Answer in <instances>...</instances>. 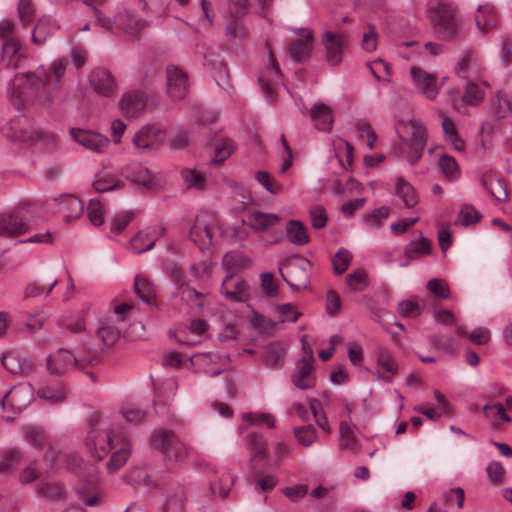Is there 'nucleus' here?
Here are the masks:
<instances>
[{
	"instance_id": "nucleus-1",
	"label": "nucleus",
	"mask_w": 512,
	"mask_h": 512,
	"mask_svg": "<svg viewBox=\"0 0 512 512\" xmlns=\"http://www.w3.org/2000/svg\"><path fill=\"white\" fill-rule=\"evenodd\" d=\"M67 61L54 60L47 68L40 66L33 73L17 74L9 83L12 96L22 101L36 98L49 101L67 67Z\"/></svg>"
},
{
	"instance_id": "nucleus-2",
	"label": "nucleus",
	"mask_w": 512,
	"mask_h": 512,
	"mask_svg": "<svg viewBox=\"0 0 512 512\" xmlns=\"http://www.w3.org/2000/svg\"><path fill=\"white\" fill-rule=\"evenodd\" d=\"M428 18L434 33L443 40L456 37L459 29L457 8L454 4L443 0H432L428 7Z\"/></svg>"
},
{
	"instance_id": "nucleus-3",
	"label": "nucleus",
	"mask_w": 512,
	"mask_h": 512,
	"mask_svg": "<svg viewBox=\"0 0 512 512\" xmlns=\"http://www.w3.org/2000/svg\"><path fill=\"white\" fill-rule=\"evenodd\" d=\"M395 131L409 148L406 155L407 161L414 165L422 158L427 144V131L423 122L420 120H399L395 124Z\"/></svg>"
},
{
	"instance_id": "nucleus-4",
	"label": "nucleus",
	"mask_w": 512,
	"mask_h": 512,
	"mask_svg": "<svg viewBox=\"0 0 512 512\" xmlns=\"http://www.w3.org/2000/svg\"><path fill=\"white\" fill-rule=\"evenodd\" d=\"M99 361V357L95 354L90 356L76 355L65 348L57 349L46 360L48 372L56 376H62L72 368L83 370L88 366H95Z\"/></svg>"
},
{
	"instance_id": "nucleus-5",
	"label": "nucleus",
	"mask_w": 512,
	"mask_h": 512,
	"mask_svg": "<svg viewBox=\"0 0 512 512\" xmlns=\"http://www.w3.org/2000/svg\"><path fill=\"white\" fill-rule=\"evenodd\" d=\"M150 442L155 449L161 450L167 466L170 463H182L188 456L185 444L172 430H156L152 433Z\"/></svg>"
},
{
	"instance_id": "nucleus-6",
	"label": "nucleus",
	"mask_w": 512,
	"mask_h": 512,
	"mask_svg": "<svg viewBox=\"0 0 512 512\" xmlns=\"http://www.w3.org/2000/svg\"><path fill=\"white\" fill-rule=\"evenodd\" d=\"M310 262L302 257L295 256L285 264V271H281L283 280L296 290L304 289L310 282Z\"/></svg>"
},
{
	"instance_id": "nucleus-7",
	"label": "nucleus",
	"mask_w": 512,
	"mask_h": 512,
	"mask_svg": "<svg viewBox=\"0 0 512 512\" xmlns=\"http://www.w3.org/2000/svg\"><path fill=\"white\" fill-rule=\"evenodd\" d=\"M117 440L112 433L100 428H92L87 435V446L96 460H102L113 449H116Z\"/></svg>"
},
{
	"instance_id": "nucleus-8",
	"label": "nucleus",
	"mask_w": 512,
	"mask_h": 512,
	"mask_svg": "<svg viewBox=\"0 0 512 512\" xmlns=\"http://www.w3.org/2000/svg\"><path fill=\"white\" fill-rule=\"evenodd\" d=\"M166 233V228L161 224L146 227L139 231L131 240L130 248L136 254H142L152 250L158 239L162 238Z\"/></svg>"
},
{
	"instance_id": "nucleus-9",
	"label": "nucleus",
	"mask_w": 512,
	"mask_h": 512,
	"mask_svg": "<svg viewBox=\"0 0 512 512\" xmlns=\"http://www.w3.org/2000/svg\"><path fill=\"white\" fill-rule=\"evenodd\" d=\"M34 392L30 384H19L13 386L8 392L4 394L1 404L5 409L9 405L15 412H22L33 401Z\"/></svg>"
},
{
	"instance_id": "nucleus-10",
	"label": "nucleus",
	"mask_w": 512,
	"mask_h": 512,
	"mask_svg": "<svg viewBox=\"0 0 512 512\" xmlns=\"http://www.w3.org/2000/svg\"><path fill=\"white\" fill-rule=\"evenodd\" d=\"M70 136L79 145L99 154L104 153L110 143L106 136L92 130L71 128Z\"/></svg>"
},
{
	"instance_id": "nucleus-11",
	"label": "nucleus",
	"mask_w": 512,
	"mask_h": 512,
	"mask_svg": "<svg viewBox=\"0 0 512 512\" xmlns=\"http://www.w3.org/2000/svg\"><path fill=\"white\" fill-rule=\"evenodd\" d=\"M269 48V65L267 66L266 73L264 75H261L258 79L261 91L265 95V97L270 101L274 102L277 98V92L275 89V86L280 83L282 79V73L281 70L276 63V60L274 58L273 52L269 46V44H266Z\"/></svg>"
},
{
	"instance_id": "nucleus-12",
	"label": "nucleus",
	"mask_w": 512,
	"mask_h": 512,
	"mask_svg": "<svg viewBox=\"0 0 512 512\" xmlns=\"http://www.w3.org/2000/svg\"><path fill=\"white\" fill-rule=\"evenodd\" d=\"M313 355L302 357L295 365L291 374V381L300 390H308L315 386L316 377L314 375Z\"/></svg>"
},
{
	"instance_id": "nucleus-13",
	"label": "nucleus",
	"mask_w": 512,
	"mask_h": 512,
	"mask_svg": "<svg viewBox=\"0 0 512 512\" xmlns=\"http://www.w3.org/2000/svg\"><path fill=\"white\" fill-rule=\"evenodd\" d=\"M166 77L169 96L174 100L185 98L189 87L187 74L179 67L171 65L166 68Z\"/></svg>"
},
{
	"instance_id": "nucleus-14",
	"label": "nucleus",
	"mask_w": 512,
	"mask_h": 512,
	"mask_svg": "<svg viewBox=\"0 0 512 512\" xmlns=\"http://www.w3.org/2000/svg\"><path fill=\"white\" fill-rule=\"evenodd\" d=\"M148 96L144 91L126 92L119 101V107L127 118H138L145 110Z\"/></svg>"
},
{
	"instance_id": "nucleus-15",
	"label": "nucleus",
	"mask_w": 512,
	"mask_h": 512,
	"mask_svg": "<svg viewBox=\"0 0 512 512\" xmlns=\"http://www.w3.org/2000/svg\"><path fill=\"white\" fill-rule=\"evenodd\" d=\"M223 295L235 302H244L249 297V285L240 276L227 274L221 285Z\"/></svg>"
},
{
	"instance_id": "nucleus-16",
	"label": "nucleus",
	"mask_w": 512,
	"mask_h": 512,
	"mask_svg": "<svg viewBox=\"0 0 512 512\" xmlns=\"http://www.w3.org/2000/svg\"><path fill=\"white\" fill-rule=\"evenodd\" d=\"M375 355L377 369L381 370V372L378 371L375 375L378 379L391 383L394 376L398 373V364L394 354L387 347L380 346L377 348Z\"/></svg>"
},
{
	"instance_id": "nucleus-17",
	"label": "nucleus",
	"mask_w": 512,
	"mask_h": 512,
	"mask_svg": "<svg viewBox=\"0 0 512 512\" xmlns=\"http://www.w3.org/2000/svg\"><path fill=\"white\" fill-rule=\"evenodd\" d=\"M89 82L99 95L111 97L116 91V81L111 72L106 69H94L89 75Z\"/></svg>"
},
{
	"instance_id": "nucleus-18",
	"label": "nucleus",
	"mask_w": 512,
	"mask_h": 512,
	"mask_svg": "<svg viewBox=\"0 0 512 512\" xmlns=\"http://www.w3.org/2000/svg\"><path fill=\"white\" fill-rule=\"evenodd\" d=\"M325 47V60L328 64L336 66L342 61L345 41L342 35L327 31L322 38Z\"/></svg>"
},
{
	"instance_id": "nucleus-19",
	"label": "nucleus",
	"mask_w": 512,
	"mask_h": 512,
	"mask_svg": "<svg viewBox=\"0 0 512 512\" xmlns=\"http://www.w3.org/2000/svg\"><path fill=\"white\" fill-rule=\"evenodd\" d=\"M146 22L128 8L120 10L115 17V27L126 34L137 37Z\"/></svg>"
},
{
	"instance_id": "nucleus-20",
	"label": "nucleus",
	"mask_w": 512,
	"mask_h": 512,
	"mask_svg": "<svg viewBox=\"0 0 512 512\" xmlns=\"http://www.w3.org/2000/svg\"><path fill=\"white\" fill-rule=\"evenodd\" d=\"M66 467L75 473L80 479L86 480L88 483L98 481V472L95 466L85 464L81 456L77 453H70L65 458Z\"/></svg>"
},
{
	"instance_id": "nucleus-21",
	"label": "nucleus",
	"mask_w": 512,
	"mask_h": 512,
	"mask_svg": "<svg viewBox=\"0 0 512 512\" xmlns=\"http://www.w3.org/2000/svg\"><path fill=\"white\" fill-rule=\"evenodd\" d=\"M302 39L294 41L290 46V55L296 62L306 60L314 46V36L309 28H300L296 30Z\"/></svg>"
},
{
	"instance_id": "nucleus-22",
	"label": "nucleus",
	"mask_w": 512,
	"mask_h": 512,
	"mask_svg": "<svg viewBox=\"0 0 512 512\" xmlns=\"http://www.w3.org/2000/svg\"><path fill=\"white\" fill-rule=\"evenodd\" d=\"M25 58L26 56L17 37H10L3 42L1 63L4 66L17 68Z\"/></svg>"
},
{
	"instance_id": "nucleus-23",
	"label": "nucleus",
	"mask_w": 512,
	"mask_h": 512,
	"mask_svg": "<svg viewBox=\"0 0 512 512\" xmlns=\"http://www.w3.org/2000/svg\"><path fill=\"white\" fill-rule=\"evenodd\" d=\"M189 237L203 251L212 244L211 224L204 217L198 216L190 229Z\"/></svg>"
},
{
	"instance_id": "nucleus-24",
	"label": "nucleus",
	"mask_w": 512,
	"mask_h": 512,
	"mask_svg": "<svg viewBox=\"0 0 512 512\" xmlns=\"http://www.w3.org/2000/svg\"><path fill=\"white\" fill-rule=\"evenodd\" d=\"M410 73L416 87L420 89L428 99H435L438 95L439 88L435 83L434 77L418 67H413Z\"/></svg>"
},
{
	"instance_id": "nucleus-25",
	"label": "nucleus",
	"mask_w": 512,
	"mask_h": 512,
	"mask_svg": "<svg viewBox=\"0 0 512 512\" xmlns=\"http://www.w3.org/2000/svg\"><path fill=\"white\" fill-rule=\"evenodd\" d=\"M410 73L416 87L420 89L428 99H435L438 95L439 88L435 83L434 77L418 67H413Z\"/></svg>"
},
{
	"instance_id": "nucleus-26",
	"label": "nucleus",
	"mask_w": 512,
	"mask_h": 512,
	"mask_svg": "<svg viewBox=\"0 0 512 512\" xmlns=\"http://www.w3.org/2000/svg\"><path fill=\"white\" fill-rule=\"evenodd\" d=\"M30 228L28 222L15 214L0 215V235L6 237L17 236L26 233Z\"/></svg>"
},
{
	"instance_id": "nucleus-27",
	"label": "nucleus",
	"mask_w": 512,
	"mask_h": 512,
	"mask_svg": "<svg viewBox=\"0 0 512 512\" xmlns=\"http://www.w3.org/2000/svg\"><path fill=\"white\" fill-rule=\"evenodd\" d=\"M286 353V348L281 342H270L265 346L262 355L263 363L268 368L280 369L284 365Z\"/></svg>"
},
{
	"instance_id": "nucleus-28",
	"label": "nucleus",
	"mask_w": 512,
	"mask_h": 512,
	"mask_svg": "<svg viewBox=\"0 0 512 512\" xmlns=\"http://www.w3.org/2000/svg\"><path fill=\"white\" fill-rule=\"evenodd\" d=\"M121 173L127 180L137 185L149 186L153 182V175L149 169L137 162L124 166Z\"/></svg>"
},
{
	"instance_id": "nucleus-29",
	"label": "nucleus",
	"mask_w": 512,
	"mask_h": 512,
	"mask_svg": "<svg viewBox=\"0 0 512 512\" xmlns=\"http://www.w3.org/2000/svg\"><path fill=\"white\" fill-rule=\"evenodd\" d=\"M280 220V217L274 213H264L258 210L251 211L244 223L247 224L254 231L262 232L275 226Z\"/></svg>"
},
{
	"instance_id": "nucleus-30",
	"label": "nucleus",
	"mask_w": 512,
	"mask_h": 512,
	"mask_svg": "<svg viewBox=\"0 0 512 512\" xmlns=\"http://www.w3.org/2000/svg\"><path fill=\"white\" fill-rule=\"evenodd\" d=\"M58 201V211L65 222L78 219L83 212V202L76 196H62Z\"/></svg>"
},
{
	"instance_id": "nucleus-31",
	"label": "nucleus",
	"mask_w": 512,
	"mask_h": 512,
	"mask_svg": "<svg viewBox=\"0 0 512 512\" xmlns=\"http://www.w3.org/2000/svg\"><path fill=\"white\" fill-rule=\"evenodd\" d=\"M59 29V25L51 17L42 16L32 31V40L37 45H43Z\"/></svg>"
},
{
	"instance_id": "nucleus-32",
	"label": "nucleus",
	"mask_w": 512,
	"mask_h": 512,
	"mask_svg": "<svg viewBox=\"0 0 512 512\" xmlns=\"http://www.w3.org/2000/svg\"><path fill=\"white\" fill-rule=\"evenodd\" d=\"M107 462V469L110 473L118 471L125 465L131 454V444L125 437L121 438L116 444V449Z\"/></svg>"
},
{
	"instance_id": "nucleus-33",
	"label": "nucleus",
	"mask_w": 512,
	"mask_h": 512,
	"mask_svg": "<svg viewBox=\"0 0 512 512\" xmlns=\"http://www.w3.org/2000/svg\"><path fill=\"white\" fill-rule=\"evenodd\" d=\"M2 366L11 374L19 375L32 368V361L23 357L20 353L10 352L4 354L1 359Z\"/></svg>"
},
{
	"instance_id": "nucleus-34",
	"label": "nucleus",
	"mask_w": 512,
	"mask_h": 512,
	"mask_svg": "<svg viewBox=\"0 0 512 512\" xmlns=\"http://www.w3.org/2000/svg\"><path fill=\"white\" fill-rule=\"evenodd\" d=\"M475 22L481 33L494 28L498 23L495 8L490 4L479 5L475 14Z\"/></svg>"
},
{
	"instance_id": "nucleus-35",
	"label": "nucleus",
	"mask_w": 512,
	"mask_h": 512,
	"mask_svg": "<svg viewBox=\"0 0 512 512\" xmlns=\"http://www.w3.org/2000/svg\"><path fill=\"white\" fill-rule=\"evenodd\" d=\"M315 127L321 131H330L333 123L331 109L324 103H316L310 110Z\"/></svg>"
},
{
	"instance_id": "nucleus-36",
	"label": "nucleus",
	"mask_w": 512,
	"mask_h": 512,
	"mask_svg": "<svg viewBox=\"0 0 512 512\" xmlns=\"http://www.w3.org/2000/svg\"><path fill=\"white\" fill-rule=\"evenodd\" d=\"M235 478L230 473L222 471L216 472L215 476L210 479V489L214 495H218L220 498L228 496Z\"/></svg>"
},
{
	"instance_id": "nucleus-37",
	"label": "nucleus",
	"mask_w": 512,
	"mask_h": 512,
	"mask_svg": "<svg viewBox=\"0 0 512 512\" xmlns=\"http://www.w3.org/2000/svg\"><path fill=\"white\" fill-rule=\"evenodd\" d=\"M394 194L398 196L404 206L408 209L413 208L418 203V197L413 186L402 177L395 180Z\"/></svg>"
},
{
	"instance_id": "nucleus-38",
	"label": "nucleus",
	"mask_w": 512,
	"mask_h": 512,
	"mask_svg": "<svg viewBox=\"0 0 512 512\" xmlns=\"http://www.w3.org/2000/svg\"><path fill=\"white\" fill-rule=\"evenodd\" d=\"M288 240L298 246L306 245L309 242L307 228L298 220H290L286 225Z\"/></svg>"
},
{
	"instance_id": "nucleus-39",
	"label": "nucleus",
	"mask_w": 512,
	"mask_h": 512,
	"mask_svg": "<svg viewBox=\"0 0 512 512\" xmlns=\"http://www.w3.org/2000/svg\"><path fill=\"white\" fill-rule=\"evenodd\" d=\"M134 291L139 299L147 305L156 304V294L152 283L142 276L137 275L134 279Z\"/></svg>"
},
{
	"instance_id": "nucleus-40",
	"label": "nucleus",
	"mask_w": 512,
	"mask_h": 512,
	"mask_svg": "<svg viewBox=\"0 0 512 512\" xmlns=\"http://www.w3.org/2000/svg\"><path fill=\"white\" fill-rule=\"evenodd\" d=\"M431 253V245L427 238L420 232L418 241H411L405 247L404 254L409 260L418 259Z\"/></svg>"
},
{
	"instance_id": "nucleus-41",
	"label": "nucleus",
	"mask_w": 512,
	"mask_h": 512,
	"mask_svg": "<svg viewBox=\"0 0 512 512\" xmlns=\"http://www.w3.org/2000/svg\"><path fill=\"white\" fill-rule=\"evenodd\" d=\"M483 187L498 201H504L508 197L505 181L502 178L489 176L482 179Z\"/></svg>"
},
{
	"instance_id": "nucleus-42",
	"label": "nucleus",
	"mask_w": 512,
	"mask_h": 512,
	"mask_svg": "<svg viewBox=\"0 0 512 512\" xmlns=\"http://www.w3.org/2000/svg\"><path fill=\"white\" fill-rule=\"evenodd\" d=\"M478 68V58L473 52L467 51L465 52L462 59L458 62L457 67L455 68V73L461 78H467L472 73H476Z\"/></svg>"
},
{
	"instance_id": "nucleus-43",
	"label": "nucleus",
	"mask_w": 512,
	"mask_h": 512,
	"mask_svg": "<svg viewBox=\"0 0 512 512\" xmlns=\"http://www.w3.org/2000/svg\"><path fill=\"white\" fill-rule=\"evenodd\" d=\"M429 343L446 354L453 355L458 350V343L452 336L433 334L429 336Z\"/></svg>"
},
{
	"instance_id": "nucleus-44",
	"label": "nucleus",
	"mask_w": 512,
	"mask_h": 512,
	"mask_svg": "<svg viewBox=\"0 0 512 512\" xmlns=\"http://www.w3.org/2000/svg\"><path fill=\"white\" fill-rule=\"evenodd\" d=\"M349 292H359L369 285L368 274L363 269H356L346 276Z\"/></svg>"
},
{
	"instance_id": "nucleus-45",
	"label": "nucleus",
	"mask_w": 512,
	"mask_h": 512,
	"mask_svg": "<svg viewBox=\"0 0 512 512\" xmlns=\"http://www.w3.org/2000/svg\"><path fill=\"white\" fill-rule=\"evenodd\" d=\"M492 105L494 114L498 118H506L512 114V99L500 91L492 98Z\"/></svg>"
},
{
	"instance_id": "nucleus-46",
	"label": "nucleus",
	"mask_w": 512,
	"mask_h": 512,
	"mask_svg": "<svg viewBox=\"0 0 512 512\" xmlns=\"http://www.w3.org/2000/svg\"><path fill=\"white\" fill-rule=\"evenodd\" d=\"M125 183L122 180L116 179L111 175L99 173L96 175V180L93 184L98 192H107L123 188Z\"/></svg>"
},
{
	"instance_id": "nucleus-47",
	"label": "nucleus",
	"mask_w": 512,
	"mask_h": 512,
	"mask_svg": "<svg viewBox=\"0 0 512 512\" xmlns=\"http://www.w3.org/2000/svg\"><path fill=\"white\" fill-rule=\"evenodd\" d=\"M184 184L188 189L202 191L206 187L205 176L195 169H183L181 172Z\"/></svg>"
},
{
	"instance_id": "nucleus-48",
	"label": "nucleus",
	"mask_w": 512,
	"mask_h": 512,
	"mask_svg": "<svg viewBox=\"0 0 512 512\" xmlns=\"http://www.w3.org/2000/svg\"><path fill=\"white\" fill-rule=\"evenodd\" d=\"M485 98V91L474 82H468L462 96L464 103L470 106H478Z\"/></svg>"
},
{
	"instance_id": "nucleus-49",
	"label": "nucleus",
	"mask_w": 512,
	"mask_h": 512,
	"mask_svg": "<svg viewBox=\"0 0 512 512\" xmlns=\"http://www.w3.org/2000/svg\"><path fill=\"white\" fill-rule=\"evenodd\" d=\"M155 143L154 128L145 126L141 128L133 137V144L138 149L151 148Z\"/></svg>"
},
{
	"instance_id": "nucleus-50",
	"label": "nucleus",
	"mask_w": 512,
	"mask_h": 512,
	"mask_svg": "<svg viewBox=\"0 0 512 512\" xmlns=\"http://www.w3.org/2000/svg\"><path fill=\"white\" fill-rule=\"evenodd\" d=\"M294 436L305 447L311 446L318 438L317 430L311 424L294 428Z\"/></svg>"
},
{
	"instance_id": "nucleus-51",
	"label": "nucleus",
	"mask_w": 512,
	"mask_h": 512,
	"mask_svg": "<svg viewBox=\"0 0 512 512\" xmlns=\"http://www.w3.org/2000/svg\"><path fill=\"white\" fill-rule=\"evenodd\" d=\"M180 298L190 307H196L200 310L203 308L202 299L204 298V294L190 286L180 287Z\"/></svg>"
},
{
	"instance_id": "nucleus-52",
	"label": "nucleus",
	"mask_w": 512,
	"mask_h": 512,
	"mask_svg": "<svg viewBox=\"0 0 512 512\" xmlns=\"http://www.w3.org/2000/svg\"><path fill=\"white\" fill-rule=\"evenodd\" d=\"M352 254L346 248H340L332 258L333 271L336 275L343 274L352 261Z\"/></svg>"
},
{
	"instance_id": "nucleus-53",
	"label": "nucleus",
	"mask_w": 512,
	"mask_h": 512,
	"mask_svg": "<svg viewBox=\"0 0 512 512\" xmlns=\"http://www.w3.org/2000/svg\"><path fill=\"white\" fill-rule=\"evenodd\" d=\"M235 150L234 142L230 139H220L215 145V155L211 162L220 164L224 162Z\"/></svg>"
},
{
	"instance_id": "nucleus-54",
	"label": "nucleus",
	"mask_w": 512,
	"mask_h": 512,
	"mask_svg": "<svg viewBox=\"0 0 512 512\" xmlns=\"http://www.w3.org/2000/svg\"><path fill=\"white\" fill-rule=\"evenodd\" d=\"M438 164L442 174L447 179L453 180L459 176V166L454 157L448 154H442Z\"/></svg>"
},
{
	"instance_id": "nucleus-55",
	"label": "nucleus",
	"mask_w": 512,
	"mask_h": 512,
	"mask_svg": "<svg viewBox=\"0 0 512 512\" xmlns=\"http://www.w3.org/2000/svg\"><path fill=\"white\" fill-rule=\"evenodd\" d=\"M35 6L32 0H19L17 4V14L23 27L32 23L35 17Z\"/></svg>"
},
{
	"instance_id": "nucleus-56",
	"label": "nucleus",
	"mask_w": 512,
	"mask_h": 512,
	"mask_svg": "<svg viewBox=\"0 0 512 512\" xmlns=\"http://www.w3.org/2000/svg\"><path fill=\"white\" fill-rule=\"evenodd\" d=\"M37 396L53 403H59L65 399L66 392L65 389L60 385L43 386L38 389Z\"/></svg>"
},
{
	"instance_id": "nucleus-57",
	"label": "nucleus",
	"mask_w": 512,
	"mask_h": 512,
	"mask_svg": "<svg viewBox=\"0 0 512 512\" xmlns=\"http://www.w3.org/2000/svg\"><path fill=\"white\" fill-rule=\"evenodd\" d=\"M339 447L342 450H356L357 441L354 435V432L350 425L346 422H341L339 427Z\"/></svg>"
},
{
	"instance_id": "nucleus-58",
	"label": "nucleus",
	"mask_w": 512,
	"mask_h": 512,
	"mask_svg": "<svg viewBox=\"0 0 512 512\" xmlns=\"http://www.w3.org/2000/svg\"><path fill=\"white\" fill-rule=\"evenodd\" d=\"M480 213L471 205H464L459 211L455 221L456 225L469 226L480 220Z\"/></svg>"
},
{
	"instance_id": "nucleus-59",
	"label": "nucleus",
	"mask_w": 512,
	"mask_h": 512,
	"mask_svg": "<svg viewBox=\"0 0 512 512\" xmlns=\"http://www.w3.org/2000/svg\"><path fill=\"white\" fill-rule=\"evenodd\" d=\"M389 214L390 208L382 206L365 215L363 222L370 228H379L382 225V220L386 219Z\"/></svg>"
},
{
	"instance_id": "nucleus-60",
	"label": "nucleus",
	"mask_w": 512,
	"mask_h": 512,
	"mask_svg": "<svg viewBox=\"0 0 512 512\" xmlns=\"http://www.w3.org/2000/svg\"><path fill=\"white\" fill-rule=\"evenodd\" d=\"M87 216L89 220L96 226H100L104 222V207L99 199H91L87 206Z\"/></svg>"
},
{
	"instance_id": "nucleus-61",
	"label": "nucleus",
	"mask_w": 512,
	"mask_h": 512,
	"mask_svg": "<svg viewBox=\"0 0 512 512\" xmlns=\"http://www.w3.org/2000/svg\"><path fill=\"white\" fill-rule=\"evenodd\" d=\"M96 333L103 344L106 346L114 345L120 338V331L114 325L99 327Z\"/></svg>"
},
{
	"instance_id": "nucleus-62",
	"label": "nucleus",
	"mask_w": 512,
	"mask_h": 512,
	"mask_svg": "<svg viewBox=\"0 0 512 512\" xmlns=\"http://www.w3.org/2000/svg\"><path fill=\"white\" fill-rule=\"evenodd\" d=\"M248 446L254 451L255 457L266 456V441L264 437L256 432H252L246 436Z\"/></svg>"
},
{
	"instance_id": "nucleus-63",
	"label": "nucleus",
	"mask_w": 512,
	"mask_h": 512,
	"mask_svg": "<svg viewBox=\"0 0 512 512\" xmlns=\"http://www.w3.org/2000/svg\"><path fill=\"white\" fill-rule=\"evenodd\" d=\"M22 456V452L16 448L5 452L3 458L0 460V471L8 472L10 469L19 464Z\"/></svg>"
},
{
	"instance_id": "nucleus-64",
	"label": "nucleus",
	"mask_w": 512,
	"mask_h": 512,
	"mask_svg": "<svg viewBox=\"0 0 512 512\" xmlns=\"http://www.w3.org/2000/svg\"><path fill=\"white\" fill-rule=\"evenodd\" d=\"M38 493L51 500H60L65 497L64 488L60 484L45 483L38 489Z\"/></svg>"
}]
</instances>
